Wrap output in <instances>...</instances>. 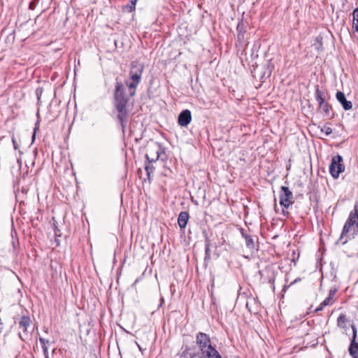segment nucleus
<instances>
[{
	"label": "nucleus",
	"mask_w": 358,
	"mask_h": 358,
	"mask_svg": "<svg viewBox=\"0 0 358 358\" xmlns=\"http://www.w3.org/2000/svg\"><path fill=\"white\" fill-rule=\"evenodd\" d=\"M144 65L138 62L134 61L130 64L129 81L126 80L125 84L128 88V94H126V87L123 82L117 77L113 90V106L117 112V119L120 123L122 132L127 125L129 110V99L136 92V88L142 79Z\"/></svg>",
	"instance_id": "nucleus-1"
},
{
	"label": "nucleus",
	"mask_w": 358,
	"mask_h": 358,
	"mask_svg": "<svg viewBox=\"0 0 358 358\" xmlns=\"http://www.w3.org/2000/svg\"><path fill=\"white\" fill-rule=\"evenodd\" d=\"M196 344L198 346L197 353L189 354V358L198 357L199 358H222L220 352L213 345L210 337L203 332H199L196 335Z\"/></svg>",
	"instance_id": "nucleus-2"
},
{
	"label": "nucleus",
	"mask_w": 358,
	"mask_h": 358,
	"mask_svg": "<svg viewBox=\"0 0 358 358\" xmlns=\"http://www.w3.org/2000/svg\"><path fill=\"white\" fill-rule=\"evenodd\" d=\"M358 234V203H355L354 210L350 212L345 222L339 239L336 244L345 245L348 239L354 238Z\"/></svg>",
	"instance_id": "nucleus-3"
},
{
	"label": "nucleus",
	"mask_w": 358,
	"mask_h": 358,
	"mask_svg": "<svg viewBox=\"0 0 358 358\" xmlns=\"http://www.w3.org/2000/svg\"><path fill=\"white\" fill-rule=\"evenodd\" d=\"M164 152V150L159 143H154L148 148L145 155L146 161L149 163L155 162Z\"/></svg>",
	"instance_id": "nucleus-4"
},
{
	"label": "nucleus",
	"mask_w": 358,
	"mask_h": 358,
	"mask_svg": "<svg viewBox=\"0 0 358 358\" xmlns=\"http://www.w3.org/2000/svg\"><path fill=\"white\" fill-rule=\"evenodd\" d=\"M342 162L343 157L341 155H337L332 157L331 163L329 166V172L331 176L335 179L338 178L340 173L345 170V166Z\"/></svg>",
	"instance_id": "nucleus-5"
},
{
	"label": "nucleus",
	"mask_w": 358,
	"mask_h": 358,
	"mask_svg": "<svg viewBox=\"0 0 358 358\" xmlns=\"http://www.w3.org/2000/svg\"><path fill=\"white\" fill-rule=\"evenodd\" d=\"M279 197L280 204L285 208H288L289 206L293 203V201H292L293 194L287 187L282 186L280 187V194Z\"/></svg>",
	"instance_id": "nucleus-6"
},
{
	"label": "nucleus",
	"mask_w": 358,
	"mask_h": 358,
	"mask_svg": "<svg viewBox=\"0 0 358 358\" xmlns=\"http://www.w3.org/2000/svg\"><path fill=\"white\" fill-rule=\"evenodd\" d=\"M352 336L348 348L349 354L352 358H358V343L356 341L357 330L355 325H352Z\"/></svg>",
	"instance_id": "nucleus-7"
},
{
	"label": "nucleus",
	"mask_w": 358,
	"mask_h": 358,
	"mask_svg": "<svg viewBox=\"0 0 358 358\" xmlns=\"http://www.w3.org/2000/svg\"><path fill=\"white\" fill-rule=\"evenodd\" d=\"M192 120V114L190 110L186 109L182 110L178 115V122L182 127L187 126Z\"/></svg>",
	"instance_id": "nucleus-8"
},
{
	"label": "nucleus",
	"mask_w": 358,
	"mask_h": 358,
	"mask_svg": "<svg viewBox=\"0 0 358 358\" xmlns=\"http://www.w3.org/2000/svg\"><path fill=\"white\" fill-rule=\"evenodd\" d=\"M336 97L345 110H349L352 108V103L346 99L345 95L343 92H337Z\"/></svg>",
	"instance_id": "nucleus-9"
},
{
	"label": "nucleus",
	"mask_w": 358,
	"mask_h": 358,
	"mask_svg": "<svg viewBox=\"0 0 358 358\" xmlns=\"http://www.w3.org/2000/svg\"><path fill=\"white\" fill-rule=\"evenodd\" d=\"M241 234L242 237L245 239V245L248 250L252 251L255 250V243L254 237L248 234L243 229H241Z\"/></svg>",
	"instance_id": "nucleus-10"
},
{
	"label": "nucleus",
	"mask_w": 358,
	"mask_h": 358,
	"mask_svg": "<svg viewBox=\"0 0 358 358\" xmlns=\"http://www.w3.org/2000/svg\"><path fill=\"white\" fill-rule=\"evenodd\" d=\"M31 320L29 316L23 315L20 317L18 322L19 329L22 330V333L27 336L28 328L30 327Z\"/></svg>",
	"instance_id": "nucleus-11"
},
{
	"label": "nucleus",
	"mask_w": 358,
	"mask_h": 358,
	"mask_svg": "<svg viewBox=\"0 0 358 358\" xmlns=\"http://www.w3.org/2000/svg\"><path fill=\"white\" fill-rule=\"evenodd\" d=\"M319 109L322 111L324 117L329 120H331L334 117V113L329 103L326 102L325 103L320 105L319 106Z\"/></svg>",
	"instance_id": "nucleus-12"
},
{
	"label": "nucleus",
	"mask_w": 358,
	"mask_h": 358,
	"mask_svg": "<svg viewBox=\"0 0 358 358\" xmlns=\"http://www.w3.org/2000/svg\"><path fill=\"white\" fill-rule=\"evenodd\" d=\"M315 98L316 101L318 103V106H320L322 104L325 103L327 101H325L326 99V93L324 90H322L319 88V86L317 85L315 87Z\"/></svg>",
	"instance_id": "nucleus-13"
},
{
	"label": "nucleus",
	"mask_w": 358,
	"mask_h": 358,
	"mask_svg": "<svg viewBox=\"0 0 358 358\" xmlns=\"http://www.w3.org/2000/svg\"><path fill=\"white\" fill-rule=\"evenodd\" d=\"M189 213L186 211H182L180 213L178 217V224L180 229L185 228L188 220H189Z\"/></svg>",
	"instance_id": "nucleus-14"
},
{
	"label": "nucleus",
	"mask_w": 358,
	"mask_h": 358,
	"mask_svg": "<svg viewBox=\"0 0 358 358\" xmlns=\"http://www.w3.org/2000/svg\"><path fill=\"white\" fill-rule=\"evenodd\" d=\"M352 17V29L354 31L358 32V8L353 10Z\"/></svg>",
	"instance_id": "nucleus-15"
},
{
	"label": "nucleus",
	"mask_w": 358,
	"mask_h": 358,
	"mask_svg": "<svg viewBox=\"0 0 358 358\" xmlns=\"http://www.w3.org/2000/svg\"><path fill=\"white\" fill-rule=\"evenodd\" d=\"M52 221H53V222H52L51 227H52V229L54 232V236L57 238V237H60L62 236V233L60 231V229L58 228L57 224L55 223V217H52ZM56 241H57V239H56Z\"/></svg>",
	"instance_id": "nucleus-16"
},
{
	"label": "nucleus",
	"mask_w": 358,
	"mask_h": 358,
	"mask_svg": "<svg viewBox=\"0 0 358 358\" xmlns=\"http://www.w3.org/2000/svg\"><path fill=\"white\" fill-rule=\"evenodd\" d=\"M145 169L146 174L148 176V180H149V182H150V180H151L150 175L155 170V167L153 166V165H152V163L148 162V164H146V165L145 166Z\"/></svg>",
	"instance_id": "nucleus-17"
},
{
	"label": "nucleus",
	"mask_w": 358,
	"mask_h": 358,
	"mask_svg": "<svg viewBox=\"0 0 358 358\" xmlns=\"http://www.w3.org/2000/svg\"><path fill=\"white\" fill-rule=\"evenodd\" d=\"M332 302L331 301H329V299H325L320 305L315 310V312H319V311H321L323 310V308L329 305V304H331Z\"/></svg>",
	"instance_id": "nucleus-18"
},
{
	"label": "nucleus",
	"mask_w": 358,
	"mask_h": 358,
	"mask_svg": "<svg viewBox=\"0 0 358 358\" xmlns=\"http://www.w3.org/2000/svg\"><path fill=\"white\" fill-rule=\"evenodd\" d=\"M346 322V316L344 314H341L337 318V325L341 328H344Z\"/></svg>",
	"instance_id": "nucleus-19"
},
{
	"label": "nucleus",
	"mask_w": 358,
	"mask_h": 358,
	"mask_svg": "<svg viewBox=\"0 0 358 358\" xmlns=\"http://www.w3.org/2000/svg\"><path fill=\"white\" fill-rule=\"evenodd\" d=\"M237 33L245 34L246 32V27L243 20H241L236 27Z\"/></svg>",
	"instance_id": "nucleus-20"
},
{
	"label": "nucleus",
	"mask_w": 358,
	"mask_h": 358,
	"mask_svg": "<svg viewBox=\"0 0 358 358\" xmlns=\"http://www.w3.org/2000/svg\"><path fill=\"white\" fill-rule=\"evenodd\" d=\"M337 289L336 288H332L329 290V295L327 299H329L333 303V298L335 296Z\"/></svg>",
	"instance_id": "nucleus-21"
},
{
	"label": "nucleus",
	"mask_w": 358,
	"mask_h": 358,
	"mask_svg": "<svg viewBox=\"0 0 358 358\" xmlns=\"http://www.w3.org/2000/svg\"><path fill=\"white\" fill-rule=\"evenodd\" d=\"M37 117H38V120L35 124V128H34V133H33V135H32V138H33V141H34L35 139V137H36V131L38 129V124H39V110H38V112H37Z\"/></svg>",
	"instance_id": "nucleus-22"
},
{
	"label": "nucleus",
	"mask_w": 358,
	"mask_h": 358,
	"mask_svg": "<svg viewBox=\"0 0 358 358\" xmlns=\"http://www.w3.org/2000/svg\"><path fill=\"white\" fill-rule=\"evenodd\" d=\"M137 0H131L129 3L127 5V8L129 12H132L135 10V6Z\"/></svg>",
	"instance_id": "nucleus-23"
},
{
	"label": "nucleus",
	"mask_w": 358,
	"mask_h": 358,
	"mask_svg": "<svg viewBox=\"0 0 358 358\" xmlns=\"http://www.w3.org/2000/svg\"><path fill=\"white\" fill-rule=\"evenodd\" d=\"M210 258V247H205V262L209 260Z\"/></svg>",
	"instance_id": "nucleus-24"
},
{
	"label": "nucleus",
	"mask_w": 358,
	"mask_h": 358,
	"mask_svg": "<svg viewBox=\"0 0 358 358\" xmlns=\"http://www.w3.org/2000/svg\"><path fill=\"white\" fill-rule=\"evenodd\" d=\"M322 132H324L326 136H329L332 133V129L329 127L324 126L321 129Z\"/></svg>",
	"instance_id": "nucleus-25"
},
{
	"label": "nucleus",
	"mask_w": 358,
	"mask_h": 358,
	"mask_svg": "<svg viewBox=\"0 0 358 358\" xmlns=\"http://www.w3.org/2000/svg\"><path fill=\"white\" fill-rule=\"evenodd\" d=\"M205 238V247H210L211 246V241L209 238V237L207 236V234H204Z\"/></svg>",
	"instance_id": "nucleus-26"
},
{
	"label": "nucleus",
	"mask_w": 358,
	"mask_h": 358,
	"mask_svg": "<svg viewBox=\"0 0 358 358\" xmlns=\"http://www.w3.org/2000/svg\"><path fill=\"white\" fill-rule=\"evenodd\" d=\"M39 341H40V343L41 345V348L43 350V352L45 354V338L41 337Z\"/></svg>",
	"instance_id": "nucleus-27"
},
{
	"label": "nucleus",
	"mask_w": 358,
	"mask_h": 358,
	"mask_svg": "<svg viewBox=\"0 0 358 358\" xmlns=\"http://www.w3.org/2000/svg\"><path fill=\"white\" fill-rule=\"evenodd\" d=\"M43 90L42 89H37L36 90V95L38 102L41 100V97L42 96Z\"/></svg>",
	"instance_id": "nucleus-28"
},
{
	"label": "nucleus",
	"mask_w": 358,
	"mask_h": 358,
	"mask_svg": "<svg viewBox=\"0 0 358 358\" xmlns=\"http://www.w3.org/2000/svg\"><path fill=\"white\" fill-rule=\"evenodd\" d=\"M245 34L237 33V39L239 42H242L244 40Z\"/></svg>",
	"instance_id": "nucleus-29"
},
{
	"label": "nucleus",
	"mask_w": 358,
	"mask_h": 358,
	"mask_svg": "<svg viewBox=\"0 0 358 358\" xmlns=\"http://www.w3.org/2000/svg\"><path fill=\"white\" fill-rule=\"evenodd\" d=\"M301 280V278H296L295 279L294 281H292L288 286L287 287H289L290 286H292V285L295 284L296 282H299ZM287 288L286 286L284 287L283 289L285 290V289Z\"/></svg>",
	"instance_id": "nucleus-30"
},
{
	"label": "nucleus",
	"mask_w": 358,
	"mask_h": 358,
	"mask_svg": "<svg viewBox=\"0 0 358 358\" xmlns=\"http://www.w3.org/2000/svg\"><path fill=\"white\" fill-rule=\"evenodd\" d=\"M12 141H13L15 150H17V146L16 141H15L14 137H13Z\"/></svg>",
	"instance_id": "nucleus-31"
},
{
	"label": "nucleus",
	"mask_w": 358,
	"mask_h": 358,
	"mask_svg": "<svg viewBox=\"0 0 358 358\" xmlns=\"http://www.w3.org/2000/svg\"><path fill=\"white\" fill-rule=\"evenodd\" d=\"M12 244H13V248H14V249H15V248H16V247H17V245H18V241H13L12 242Z\"/></svg>",
	"instance_id": "nucleus-32"
},
{
	"label": "nucleus",
	"mask_w": 358,
	"mask_h": 358,
	"mask_svg": "<svg viewBox=\"0 0 358 358\" xmlns=\"http://www.w3.org/2000/svg\"><path fill=\"white\" fill-rule=\"evenodd\" d=\"M58 76V74L57 73H55L53 74V76H52V80H54L55 79H56V78H57Z\"/></svg>",
	"instance_id": "nucleus-33"
},
{
	"label": "nucleus",
	"mask_w": 358,
	"mask_h": 358,
	"mask_svg": "<svg viewBox=\"0 0 358 358\" xmlns=\"http://www.w3.org/2000/svg\"><path fill=\"white\" fill-rule=\"evenodd\" d=\"M268 282H269L270 284L273 285V284H274V278H271L268 280Z\"/></svg>",
	"instance_id": "nucleus-34"
},
{
	"label": "nucleus",
	"mask_w": 358,
	"mask_h": 358,
	"mask_svg": "<svg viewBox=\"0 0 358 358\" xmlns=\"http://www.w3.org/2000/svg\"><path fill=\"white\" fill-rule=\"evenodd\" d=\"M58 115H59V113H58V112H57L55 115H53L52 118H51V119L50 120V121H52V120H55V119L58 116Z\"/></svg>",
	"instance_id": "nucleus-35"
},
{
	"label": "nucleus",
	"mask_w": 358,
	"mask_h": 358,
	"mask_svg": "<svg viewBox=\"0 0 358 358\" xmlns=\"http://www.w3.org/2000/svg\"><path fill=\"white\" fill-rule=\"evenodd\" d=\"M189 350V348L188 346H186L185 350L183 351V354L185 355Z\"/></svg>",
	"instance_id": "nucleus-36"
},
{
	"label": "nucleus",
	"mask_w": 358,
	"mask_h": 358,
	"mask_svg": "<svg viewBox=\"0 0 358 358\" xmlns=\"http://www.w3.org/2000/svg\"><path fill=\"white\" fill-rule=\"evenodd\" d=\"M282 214H283L284 215H288V214H289V213H288V211H287V210H285L282 209Z\"/></svg>",
	"instance_id": "nucleus-37"
},
{
	"label": "nucleus",
	"mask_w": 358,
	"mask_h": 358,
	"mask_svg": "<svg viewBox=\"0 0 358 358\" xmlns=\"http://www.w3.org/2000/svg\"><path fill=\"white\" fill-rule=\"evenodd\" d=\"M33 6H34V2H31L30 4H29V8L33 9Z\"/></svg>",
	"instance_id": "nucleus-38"
},
{
	"label": "nucleus",
	"mask_w": 358,
	"mask_h": 358,
	"mask_svg": "<svg viewBox=\"0 0 358 358\" xmlns=\"http://www.w3.org/2000/svg\"><path fill=\"white\" fill-rule=\"evenodd\" d=\"M19 336H20V337L22 339V333H21L20 331L19 332Z\"/></svg>",
	"instance_id": "nucleus-39"
},
{
	"label": "nucleus",
	"mask_w": 358,
	"mask_h": 358,
	"mask_svg": "<svg viewBox=\"0 0 358 358\" xmlns=\"http://www.w3.org/2000/svg\"><path fill=\"white\" fill-rule=\"evenodd\" d=\"M40 19V16H38L37 18H36V21Z\"/></svg>",
	"instance_id": "nucleus-40"
},
{
	"label": "nucleus",
	"mask_w": 358,
	"mask_h": 358,
	"mask_svg": "<svg viewBox=\"0 0 358 358\" xmlns=\"http://www.w3.org/2000/svg\"><path fill=\"white\" fill-rule=\"evenodd\" d=\"M46 358H48V357L46 356Z\"/></svg>",
	"instance_id": "nucleus-41"
},
{
	"label": "nucleus",
	"mask_w": 358,
	"mask_h": 358,
	"mask_svg": "<svg viewBox=\"0 0 358 358\" xmlns=\"http://www.w3.org/2000/svg\"><path fill=\"white\" fill-rule=\"evenodd\" d=\"M46 358H48V357L46 356Z\"/></svg>",
	"instance_id": "nucleus-42"
},
{
	"label": "nucleus",
	"mask_w": 358,
	"mask_h": 358,
	"mask_svg": "<svg viewBox=\"0 0 358 358\" xmlns=\"http://www.w3.org/2000/svg\"><path fill=\"white\" fill-rule=\"evenodd\" d=\"M120 358H122V357H120Z\"/></svg>",
	"instance_id": "nucleus-43"
}]
</instances>
